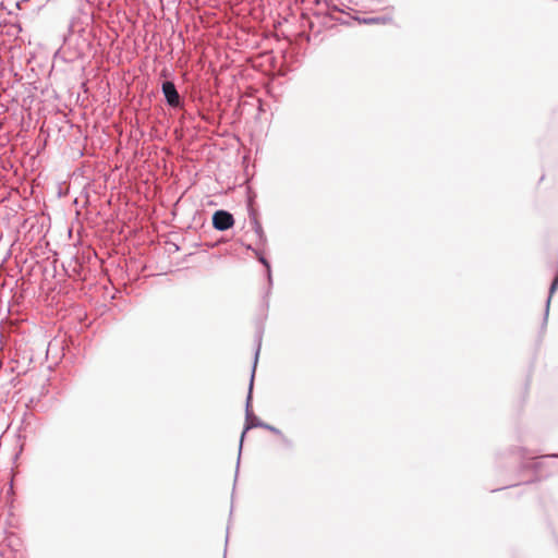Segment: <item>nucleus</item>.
Returning a JSON list of instances; mask_svg holds the SVG:
<instances>
[{
    "label": "nucleus",
    "instance_id": "nucleus-6",
    "mask_svg": "<svg viewBox=\"0 0 558 558\" xmlns=\"http://www.w3.org/2000/svg\"><path fill=\"white\" fill-rule=\"evenodd\" d=\"M259 262H260L262 264H264V265H265V267L267 268L268 279H269V280H271L270 266H269L268 262H267V260H266V258H264V257H260V258H259Z\"/></svg>",
    "mask_w": 558,
    "mask_h": 558
},
{
    "label": "nucleus",
    "instance_id": "nucleus-3",
    "mask_svg": "<svg viewBox=\"0 0 558 558\" xmlns=\"http://www.w3.org/2000/svg\"><path fill=\"white\" fill-rule=\"evenodd\" d=\"M161 89L169 106L178 107L180 105V96L175 88V85L172 82H163Z\"/></svg>",
    "mask_w": 558,
    "mask_h": 558
},
{
    "label": "nucleus",
    "instance_id": "nucleus-7",
    "mask_svg": "<svg viewBox=\"0 0 558 558\" xmlns=\"http://www.w3.org/2000/svg\"><path fill=\"white\" fill-rule=\"evenodd\" d=\"M263 428L268 429L269 432H272V433H275V434H280V430H279V429H277L276 427L270 426V425H268V424H266V426H263Z\"/></svg>",
    "mask_w": 558,
    "mask_h": 558
},
{
    "label": "nucleus",
    "instance_id": "nucleus-4",
    "mask_svg": "<svg viewBox=\"0 0 558 558\" xmlns=\"http://www.w3.org/2000/svg\"><path fill=\"white\" fill-rule=\"evenodd\" d=\"M557 288H558V276L553 280L550 288H549V295L546 300V306H545L544 325L547 323L551 295L555 293Z\"/></svg>",
    "mask_w": 558,
    "mask_h": 558
},
{
    "label": "nucleus",
    "instance_id": "nucleus-1",
    "mask_svg": "<svg viewBox=\"0 0 558 558\" xmlns=\"http://www.w3.org/2000/svg\"><path fill=\"white\" fill-rule=\"evenodd\" d=\"M259 350H260V340L258 341V345H257V349H256V352H255V359H254V365H253V372H252V376H251V381H250V387H248V393H247V399H246V407H245V428L242 433V436H241V441H240V448L242 447V442H243V438L245 436V433L253 428V427H262L263 426H266V423H263L258 417H256L252 410H251V400H252V390H253V381H254V374H255V368H256V364H257V360H258V355H259Z\"/></svg>",
    "mask_w": 558,
    "mask_h": 558
},
{
    "label": "nucleus",
    "instance_id": "nucleus-5",
    "mask_svg": "<svg viewBox=\"0 0 558 558\" xmlns=\"http://www.w3.org/2000/svg\"><path fill=\"white\" fill-rule=\"evenodd\" d=\"M354 19L362 24H380L384 22L380 16H365L364 14H357Z\"/></svg>",
    "mask_w": 558,
    "mask_h": 558
},
{
    "label": "nucleus",
    "instance_id": "nucleus-2",
    "mask_svg": "<svg viewBox=\"0 0 558 558\" xmlns=\"http://www.w3.org/2000/svg\"><path fill=\"white\" fill-rule=\"evenodd\" d=\"M233 216L226 210H217L213 216V226L216 230H228L233 226Z\"/></svg>",
    "mask_w": 558,
    "mask_h": 558
},
{
    "label": "nucleus",
    "instance_id": "nucleus-8",
    "mask_svg": "<svg viewBox=\"0 0 558 558\" xmlns=\"http://www.w3.org/2000/svg\"><path fill=\"white\" fill-rule=\"evenodd\" d=\"M255 231H256V233L258 234L259 238L263 236V230H262V227L258 223H256Z\"/></svg>",
    "mask_w": 558,
    "mask_h": 558
}]
</instances>
